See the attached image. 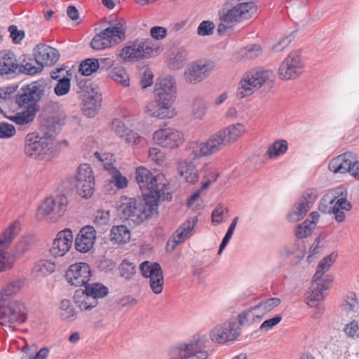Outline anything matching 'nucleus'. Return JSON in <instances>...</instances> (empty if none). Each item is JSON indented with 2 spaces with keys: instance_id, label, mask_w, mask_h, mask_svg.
I'll use <instances>...</instances> for the list:
<instances>
[{
  "instance_id": "nucleus-1",
  "label": "nucleus",
  "mask_w": 359,
  "mask_h": 359,
  "mask_svg": "<svg viewBox=\"0 0 359 359\" xmlns=\"http://www.w3.org/2000/svg\"><path fill=\"white\" fill-rule=\"evenodd\" d=\"M245 132V126L238 123L219 130L205 142H191L189 149L193 155V159L216 153L228 144L236 141Z\"/></svg>"
},
{
  "instance_id": "nucleus-2",
  "label": "nucleus",
  "mask_w": 359,
  "mask_h": 359,
  "mask_svg": "<svg viewBox=\"0 0 359 359\" xmlns=\"http://www.w3.org/2000/svg\"><path fill=\"white\" fill-rule=\"evenodd\" d=\"M175 80L172 76L159 77L155 84V102L146 106L147 112L152 116L159 118L172 117L173 113L170 108L176 98Z\"/></svg>"
},
{
  "instance_id": "nucleus-3",
  "label": "nucleus",
  "mask_w": 359,
  "mask_h": 359,
  "mask_svg": "<svg viewBox=\"0 0 359 359\" xmlns=\"http://www.w3.org/2000/svg\"><path fill=\"white\" fill-rule=\"evenodd\" d=\"M151 201V199L147 197H143L142 199L122 196L118 211L121 219L137 225L151 216L156 210L158 203L153 204Z\"/></svg>"
},
{
  "instance_id": "nucleus-4",
  "label": "nucleus",
  "mask_w": 359,
  "mask_h": 359,
  "mask_svg": "<svg viewBox=\"0 0 359 359\" xmlns=\"http://www.w3.org/2000/svg\"><path fill=\"white\" fill-rule=\"evenodd\" d=\"M337 257V254L333 252L324 257L318 264L312 278L311 291L307 295L306 303L310 307L318 306L323 300V292L328 289V285L332 280L329 275L324 276V274L335 262Z\"/></svg>"
},
{
  "instance_id": "nucleus-5",
  "label": "nucleus",
  "mask_w": 359,
  "mask_h": 359,
  "mask_svg": "<svg viewBox=\"0 0 359 359\" xmlns=\"http://www.w3.org/2000/svg\"><path fill=\"white\" fill-rule=\"evenodd\" d=\"M85 290H76L73 297L74 302L81 311H90L98 304V299L109 293V289L100 283H86Z\"/></svg>"
},
{
  "instance_id": "nucleus-6",
  "label": "nucleus",
  "mask_w": 359,
  "mask_h": 359,
  "mask_svg": "<svg viewBox=\"0 0 359 359\" xmlns=\"http://www.w3.org/2000/svg\"><path fill=\"white\" fill-rule=\"evenodd\" d=\"M235 0H229L224 4V8L219 11L221 22L233 25L249 19L256 12L257 7L252 1L233 4Z\"/></svg>"
},
{
  "instance_id": "nucleus-7",
  "label": "nucleus",
  "mask_w": 359,
  "mask_h": 359,
  "mask_svg": "<svg viewBox=\"0 0 359 359\" xmlns=\"http://www.w3.org/2000/svg\"><path fill=\"white\" fill-rule=\"evenodd\" d=\"M126 23L120 21L96 34L90 41V47L95 50L116 45L126 39Z\"/></svg>"
},
{
  "instance_id": "nucleus-8",
  "label": "nucleus",
  "mask_w": 359,
  "mask_h": 359,
  "mask_svg": "<svg viewBox=\"0 0 359 359\" xmlns=\"http://www.w3.org/2000/svg\"><path fill=\"white\" fill-rule=\"evenodd\" d=\"M27 318V309L19 301L0 302V324L15 328Z\"/></svg>"
},
{
  "instance_id": "nucleus-9",
  "label": "nucleus",
  "mask_w": 359,
  "mask_h": 359,
  "mask_svg": "<svg viewBox=\"0 0 359 359\" xmlns=\"http://www.w3.org/2000/svg\"><path fill=\"white\" fill-rule=\"evenodd\" d=\"M51 142L38 133H29L25 138L24 153L37 161L49 160L52 152Z\"/></svg>"
},
{
  "instance_id": "nucleus-10",
  "label": "nucleus",
  "mask_w": 359,
  "mask_h": 359,
  "mask_svg": "<svg viewBox=\"0 0 359 359\" xmlns=\"http://www.w3.org/2000/svg\"><path fill=\"white\" fill-rule=\"evenodd\" d=\"M77 93L81 94L83 102V114L88 118L94 117L101 107L102 95L88 81L77 79Z\"/></svg>"
},
{
  "instance_id": "nucleus-11",
  "label": "nucleus",
  "mask_w": 359,
  "mask_h": 359,
  "mask_svg": "<svg viewBox=\"0 0 359 359\" xmlns=\"http://www.w3.org/2000/svg\"><path fill=\"white\" fill-rule=\"evenodd\" d=\"M135 179L142 192V197L151 199V203H158L160 198L159 184L156 176L147 168L138 167L135 172Z\"/></svg>"
},
{
  "instance_id": "nucleus-12",
  "label": "nucleus",
  "mask_w": 359,
  "mask_h": 359,
  "mask_svg": "<svg viewBox=\"0 0 359 359\" xmlns=\"http://www.w3.org/2000/svg\"><path fill=\"white\" fill-rule=\"evenodd\" d=\"M272 75L270 70H260L247 74L241 80L238 87L236 95L239 98H244L250 95L253 92L259 88Z\"/></svg>"
},
{
  "instance_id": "nucleus-13",
  "label": "nucleus",
  "mask_w": 359,
  "mask_h": 359,
  "mask_svg": "<svg viewBox=\"0 0 359 359\" xmlns=\"http://www.w3.org/2000/svg\"><path fill=\"white\" fill-rule=\"evenodd\" d=\"M44 94V86L39 81L32 82L20 88L15 95V103L19 107L27 104V107L34 106L36 111L39 109L38 102Z\"/></svg>"
},
{
  "instance_id": "nucleus-14",
  "label": "nucleus",
  "mask_w": 359,
  "mask_h": 359,
  "mask_svg": "<svg viewBox=\"0 0 359 359\" xmlns=\"http://www.w3.org/2000/svg\"><path fill=\"white\" fill-rule=\"evenodd\" d=\"M77 194L83 198H89L94 192L95 178L92 168L87 163L81 164L75 176Z\"/></svg>"
},
{
  "instance_id": "nucleus-15",
  "label": "nucleus",
  "mask_w": 359,
  "mask_h": 359,
  "mask_svg": "<svg viewBox=\"0 0 359 359\" xmlns=\"http://www.w3.org/2000/svg\"><path fill=\"white\" fill-rule=\"evenodd\" d=\"M318 195L316 189H307L287 214V220L290 222H297L303 219L316 202Z\"/></svg>"
},
{
  "instance_id": "nucleus-16",
  "label": "nucleus",
  "mask_w": 359,
  "mask_h": 359,
  "mask_svg": "<svg viewBox=\"0 0 359 359\" xmlns=\"http://www.w3.org/2000/svg\"><path fill=\"white\" fill-rule=\"evenodd\" d=\"M241 328L239 327L236 318H231L226 322L216 325L211 330L210 337L214 342L224 344L236 339L241 334Z\"/></svg>"
},
{
  "instance_id": "nucleus-17",
  "label": "nucleus",
  "mask_w": 359,
  "mask_h": 359,
  "mask_svg": "<svg viewBox=\"0 0 359 359\" xmlns=\"http://www.w3.org/2000/svg\"><path fill=\"white\" fill-rule=\"evenodd\" d=\"M18 225L16 222H13L0 235V272L10 270L14 266L15 257L5 250L12 243Z\"/></svg>"
},
{
  "instance_id": "nucleus-18",
  "label": "nucleus",
  "mask_w": 359,
  "mask_h": 359,
  "mask_svg": "<svg viewBox=\"0 0 359 359\" xmlns=\"http://www.w3.org/2000/svg\"><path fill=\"white\" fill-rule=\"evenodd\" d=\"M154 50L148 41L137 40L135 42H129L123 47L118 56L125 62L140 60L151 57Z\"/></svg>"
},
{
  "instance_id": "nucleus-19",
  "label": "nucleus",
  "mask_w": 359,
  "mask_h": 359,
  "mask_svg": "<svg viewBox=\"0 0 359 359\" xmlns=\"http://www.w3.org/2000/svg\"><path fill=\"white\" fill-rule=\"evenodd\" d=\"M303 66L301 51L295 50L290 53L283 60L279 67L278 73L283 79H292L302 74Z\"/></svg>"
},
{
  "instance_id": "nucleus-20",
  "label": "nucleus",
  "mask_w": 359,
  "mask_h": 359,
  "mask_svg": "<svg viewBox=\"0 0 359 359\" xmlns=\"http://www.w3.org/2000/svg\"><path fill=\"white\" fill-rule=\"evenodd\" d=\"M92 272L89 264L77 262L71 264L66 271L67 282L75 287L84 286L90 280Z\"/></svg>"
},
{
  "instance_id": "nucleus-21",
  "label": "nucleus",
  "mask_w": 359,
  "mask_h": 359,
  "mask_svg": "<svg viewBox=\"0 0 359 359\" xmlns=\"http://www.w3.org/2000/svg\"><path fill=\"white\" fill-rule=\"evenodd\" d=\"M153 139L158 145L169 149L177 147L184 140L182 133L170 128H160L155 131Z\"/></svg>"
},
{
  "instance_id": "nucleus-22",
  "label": "nucleus",
  "mask_w": 359,
  "mask_h": 359,
  "mask_svg": "<svg viewBox=\"0 0 359 359\" xmlns=\"http://www.w3.org/2000/svg\"><path fill=\"white\" fill-rule=\"evenodd\" d=\"M68 200L65 195L61 194L54 197L46 198L40 205L41 210L45 215L53 214L56 218L62 217L67 210Z\"/></svg>"
},
{
  "instance_id": "nucleus-23",
  "label": "nucleus",
  "mask_w": 359,
  "mask_h": 359,
  "mask_svg": "<svg viewBox=\"0 0 359 359\" xmlns=\"http://www.w3.org/2000/svg\"><path fill=\"white\" fill-rule=\"evenodd\" d=\"M72 242L73 235L69 229L58 232L50 248V254L55 258L64 256L69 250Z\"/></svg>"
},
{
  "instance_id": "nucleus-24",
  "label": "nucleus",
  "mask_w": 359,
  "mask_h": 359,
  "mask_svg": "<svg viewBox=\"0 0 359 359\" xmlns=\"http://www.w3.org/2000/svg\"><path fill=\"white\" fill-rule=\"evenodd\" d=\"M333 198H336L332 205V213L338 222L345 220V214L343 210L348 211L351 209V203L346 200V191L341 187H337L334 191Z\"/></svg>"
},
{
  "instance_id": "nucleus-25",
  "label": "nucleus",
  "mask_w": 359,
  "mask_h": 359,
  "mask_svg": "<svg viewBox=\"0 0 359 359\" xmlns=\"http://www.w3.org/2000/svg\"><path fill=\"white\" fill-rule=\"evenodd\" d=\"M35 62L41 67L56 62L60 57L57 49L45 44H38L34 49Z\"/></svg>"
},
{
  "instance_id": "nucleus-26",
  "label": "nucleus",
  "mask_w": 359,
  "mask_h": 359,
  "mask_svg": "<svg viewBox=\"0 0 359 359\" xmlns=\"http://www.w3.org/2000/svg\"><path fill=\"white\" fill-rule=\"evenodd\" d=\"M95 238L96 231L93 226L82 227L75 239V248L80 252H88L93 247Z\"/></svg>"
},
{
  "instance_id": "nucleus-27",
  "label": "nucleus",
  "mask_w": 359,
  "mask_h": 359,
  "mask_svg": "<svg viewBox=\"0 0 359 359\" xmlns=\"http://www.w3.org/2000/svg\"><path fill=\"white\" fill-rule=\"evenodd\" d=\"M211 68L208 63L196 62L193 64L185 71V79L189 83L200 82L207 76Z\"/></svg>"
},
{
  "instance_id": "nucleus-28",
  "label": "nucleus",
  "mask_w": 359,
  "mask_h": 359,
  "mask_svg": "<svg viewBox=\"0 0 359 359\" xmlns=\"http://www.w3.org/2000/svg\"><path fill=\"white\" fill-rule=\"evenodd\" d=\"M61 127L62 121L59 118L56 116L49 117L45 120L41 126V135L47 137V140L52 143L57 134L60 131Z\"/></svg>"
},
{
  "instance_id": "nucleus-29",
  "label": "nucleus",
  "mask_w": 359,
  "mask_h": 359,
  "mask_svg": "<svg viewBox=\"0 0 359 359\" xmlns=\"http://www.w3.org/2000/svg\"><path fill=\"white\" fill-rule=\"evenodd\" d=\"M18 67L13 53L7 50L0 52V76L15 72Z\"/></svg>"
},
{
  "instance_id": "nucleus-30",
  "label": "nucleus",
  "mask_w": 359,
  "mask_h": 359,
  "mask_svg": "<svg viewBox=\"0 0 359 359\" xmlns=\"http://www.w3.org/2000/svg\"><path fill=\"white\" fill-rule=\"evenodd\" d=\"M352 156L345 153L332 159L328 165L330 171L334 173H346L349 172Z\"/></svg>"
},
{
  "instance_id": "nucleus-31",
  "label": "nucleus",
  "mask_w": 359,
  "mask_h": 359,
  "mask_svg": "<svg viewBox=\"0 0 359 359\" xmlns=\"http://www.w3.org/2000/svg\"><path fill=\"white\" fill-rule=\"evenodd\" d=\"M178 173L189 184H195L198 182L199 176L195 165L191 161H181L177 167Z\"/></svg>"
},
{
  "instance_id": "nucleus-32",
  "label": "nucleus",
  "mask_w": 359,
  "mask_h": 359,
  "mask_svg": "<svg viewBox=\"0 0 359 359\" xmlns=\"http://www.w3.org/2000/svg\"><path fill=\"white\" fill-rule=\"evenodd\" d=\"M257 310L258 309L255 305L239 313L236 319L238 325H239V327L245 325L252 324L261 320L263 318V314L255 313V311Z\"/></svg>"
},
{
  "instance_id": "nucleus-33",
  "label": "nucleus",
  "mask_w": 359,
  "mask_h": 359,
  "mask_svg": "<svg viewBox=\"0 0 359 359\" xmlns=\"http://www.w3.org/2000/svg\"><path fill=\"white\" fill-rule=\"evenodd\" d=\"M130 230L125 225L114 226L110 231V239L115 243H126L130 241Z\"/></svg>"
},
{
  "instance_id": "nucleus-34",
  "label": "nucleus",
  "mask_w": 359,
  "mask_h": 359,
  "mask_svg": "<svg viewBox=\"0 0 359 359\" xmlns=\"http://www.w3.org/2000/svg\"><path fill=\"white\" fill-rule=\"evenodd\" d=\"M140 269L142 275L149 280L151 278L159 277V275L163 273L161 266L158 262H143L140 266Z\"/></svg>"
},
{
  "instance_id": "nucleus-35",
  "label": "nucleus",
  "mask_w": 359,
  "mask_h": 359,
  "mask_svg": "<svg viewBox=\"0 0 359 359\" xmlns=\"http://www.w3.org/2000/svg\"><path fill=\"white\" fill-rule=\"evenodd\" d=\"M206 341L205 337H201L194 342L191 341V349H189L188 356L185 359H206L208 353L206 351H201L202 344Z\"/></svg>"
},
{
  "instance_id": "nucleus-36",
  "label": "nucleus",
  "mask_w": 359,
  "mask_h": 359,
  "mask_svg": "<svg viewBox=\"0 0 359 359\" xmlns=\"http://www.w3.org/2000/svg\"><path fill=\"white\" fill-rule=\"evenodd\" d=\"M66 75L62 76L60 79H57V83L54 88V93L57 96H63L67 95L71 87L72 72L70 69H67Z\"/></svg>"
},
{
  "instance_id": "nucleus-37",
  "label": "nucleus",
  "mask_w": 359,
  "mask_h": 359,
  "mask_svg": "<svg viewBox=\"0 0 359 359\" xmlns=\"http://www.w3.org/2000/svg\"><path fill=\"white\" fill-rule=\"evenodd\" d=\"M287 148L288 144L286 140H278L268 147L266 154L269 158L274 159L284 154L287 151Z\"/></svg>"
},
{
  "instance_id": "nucleus-38",
  "label": "nucleus",
  "mask_w": 359,
  "mask_h": 359,
  "mask_svg": "<svg viewBox=\"0 0 359 359\" xmlns=\"http://www.w3.org/2000/svg\"><path fill=\"white\" fill-rule=\"evenodd\" d=\"M100 68L99 60L96 58H87L83 60L79 68V72L83 76H90Z\"/></svg>"
},
{
  "instance_id": "nucleus-39",
  "label": "nucleus",
  "mask_w": 359,
  "mask_h": 359,
  "mask_svg": "<svg viewBox=\"0 0 359 359\" xmlns=\"http://www.w3.org/2000/svg\"><path fill=\"white\" fill-rule=\"evenodd\" d=\"M37 111L34 106L27 107L21 112L15 114L16 124L23 126L32 122L36 116Z\"/></svg>"
},
{
  "instance_id": "nucleus-40",
  "label": "nucleus",
  "mask_w": 359,
  "mask_h": 359,
  "mask_svg": "<svg viewBox=\"0 0 359 359\" xmlns=\"http://www.w3.org/2000/svg\"><path fill=\"white\" fill-rule=\"evenodd\" d=\"M109 76L114 81L121 83L124 87L130 86L129 76L124 68L121 67H114L109 73Z\"/></svg>"
},
{
  "instance_id": "nucleus-41",
  "label": "nucleus",
  "mask_w": 359,
  "mask_h": 359,
  "mask_svg": "<svg viewBox=\"0 0 359 359\" xmlns=\"http://www.w3.org/2000/svg\"><path fill=\"white\" fill-rule=\"evenodd\" d=\"M60 316L63 320H74L76 317V311L74 306L69 299H62L60 302Z\"/></svg>"
},
{
  "instance_id": "nucleus-42",
  "label": "nucleus",
  "mask_w": 359,
  "mask_h": 359,
  "mask_svg": "<svg viewBox=\"0 0 359 359\" xmlns=\"http://www.w3.org/2000/svg\"><path fill=\"white\" fill-rule=\"evenodd\" d=\"M20 282L18 280L9 283L0 292V302H11V297L20 289Z\"/></svg>"
},
{
  "instance_id": "nucleus-43",
  "label": "nucleus",
  "mask_w": 359,
  "mask_h": 359,
  "mask_svg": "<svg viewBox=\"0 0 359 359\" xmlns=\"http://www.w3.org/2000/svg\"><path fill=\"white\" fill-rule=\"evenodd\" d=\"M187 240L186 236L183 235V231H181L179 228H177L175 231L172 233L170 238L168 239L166 243V250L168 252L173 251L176 246L183 243Z\"/></svg>"
},
{
  "instance_id": "nucleus-44",
  "label": "nucleus",
  "mask_w": 359,
  "mask_h": 359,
  "mask_svg": "<svg viewBox=\"0 0 359 359\" xmlns=\"http://www.w3.org/2000/svg\"><path fill=\"white\" fill-rule=\"evenodd\" d=\"M191 345L189 344H183L177 347H172L170 349L169 355L172 359H185L188 356L189 349H191Z\"/></svg>"
},
{
  "instance_id": "nucleus-45",
  "label": "nucleus",
  "mask_w": 359,
  "mask_h": 359,
  "mask_svg": "<svg viewBox=\"0 0 359 359\" xmlns=\"http://www.w3.org/2000/svg\"><path fill=\"white\" fill-rule=\"evenodd\" d=\"M313 229V222H309L307 219L296 227L295 236L299 239L306 238L311 234Z\"/></svg>"
},
{
  "instance_id": "nucleus-46",
  "label": "nucleus",
  "mask_w": 359,
  "mask_h": 359,
  "mask_svg": "<svg viewBox=\"0 0 359 359\" xmlns=\"http://www.w3.org/2000/svg\"><path fill=\"white\" fill-rule=\"evenodd\" d=\"M280 304V299L277 297H273L268 299L266 301H261L259 304H256V307L258 310L262 311L260 314H263L264 316V314L278 306Z\"/></svg>"
},
{
  "instance_id": "nucleus-47",
  "label": "nucleus",
  "mask_w": 359,
  "mask_h": 359,
  "mask_svg": "<svg viewBox=\"0 0 359 359\" xmlns=\"http://www.w3.org/2000/svg\"><path fill=\"white\" fill-rule=\"evenodd\" d=\"M35 269L43 275H48L55 270V264L50 260L42 259L36 263Z\"/></svg>"
},
{
  "instance_id": "nucleus-48",
  "label": "nucleus",
  "mask_w": 359,
  "mask_h": 359,
  "mask_svg": "<svg viewBox=\"0 0 359 359\" xmlns=\"http://www.w3.org/2000/svg\"><path fill=\"white\" fill-rule=\"evenodd\" d=\"M110 182L118 189H125L128 185V179L118 170H114V173L111 175Z\"/></svg>"
},
{
  "instance_id": "nucleus-49",
  "label": "nucleus",
  "mask_w": 359,
  "mask_h": 359,
  "mask_svg": "<svg viewBox=\"0 0 359 359\" xmlns=\"http://www.w3.org/2000/svg\"><path fill=\"white\" fill-rule=\"evenodd\" d=\"M215 28V26L213 22L203 20L199 24L197 28V34L198 36H210L213 34Z\"/></svg>"
},
{
  "instance_id": "nucleus-50",
  "label": "nucleus",
  "mask_w": 359,
  "mask_h": 359,
  "mask_svg": "<svg viewBox=\"0 0 359 359\" xmlns=\"http://www.w3.org/2000/svg\"><path fill=\"white\" fill-rule=\"evenodd\" d=\"M120 275L126 280H130L134 276L135 266L132 263L123 262L120 266Z\"/></svg>"
},
{
  "instance_id": "nucleus-51",
  "label": "nucleus",
  "mask_w": 359,
  "mask_h": 359,
  "mask_svg": "<svg viewBox=\"0 0 359 359\" xmlns=\"http://www.w3.org/2000/svg\"><path fill=\"white\" fill-rule=\"evenodd\" d=\"M281 320L282 316L280 315H277L270 319L266 320L261 324L257 332L262 331L266 332L277 325L281 321Z\"/></svg>"
},
{
  "instance_id": "nucleus-52",
  "label": "nucleus",
  "mask_w": 359,
  "mask_h": 359,
  "mask_svg": "<svg viewBox=\"0 0 359 359\" xmlns=\"http://www.w3.org/2000/svg\"><path fill=\"white\" fill-rule=\"evenodd\" d=\"M149 286L154 294H158L162 292L163 289V273L159 275V277L151 278L149 280Z\"/></svg>"
},
{
  "instance_id": "nucleus-53",
  "label": "nucleus",
  "mask_w": 359,
  "mask_h": 359,
  "mask_svg": "<svg viewBox=\"0 0 359 359\" xmlns=\"http://www.w3.org/2000/svg\"><path fill=\"white\" fill-rule=\"evenodd\" d=\"M342 308L348 312L355 311L358 308V302L355 293H350L347 299L343 302Z\"/></svg>"
},
{
  "instance_id": "nucleus-54",
  "label": "nucleus",
  "mask_w": 359,
  "mask_h": 359,
  "mask_svg": "<svg viewBox=\"0 0 359 359\" xmlns=\"http://www.w3.org/2000/svg\"><path fill=\"white\" fill-rule=\"evenodd\" d=\"M111 130L120 137H123L125 134L128 131V128L125 123L120 119H114L111 124Z\"/></svg>"
},
{
  "instance_id": "nucleus-55",
  "label": "nucleus",
  "mask_w": 359,
  "mask_h": 359,
  "mask_svg": "<svg viewBox=\"0 0 359 359\" xmlns=\"http://www.w3.org/2000/svg\"><path fill=\"white\" fill-rule=\"evenodd\" d=\"M15 134V127L8 123H0V138H10Z\"/></svg>"
},
{
  "instance_id": "nucleus-56",
  "label": "nucleus",
  "mask_w": 359,
  "mask_h": 359,
  "mask_svg": "<svg viewBox=\"0 0 359 359\" xmlns=\"http://www.w3.org/2000/svg\"><path fill=\"white\" fill-rule=\"evenodd\" d=\"M325 238V235L323 233L319 234V236L316 238L314 243L310 248L309 254L307 257V260L309 262H311L312 257L319 252V250L322 247V245H320L321 241H323Z\"/></svg>"
},
{
  "instance_id": "nucleus-57",
  "label": "nucleus",
  "mask_w": 359,
  "mask_h": 359,
  "mask_svg": "<svg viewBox=\"0 0 359 359\" xmlns=\"http://www.w3.org/2000/svg\"><path fill=\"white\" fill-rule=\"evenodd\" d=\"M18 67H19V70L21 73H24L27 75H34L41 72L43 69L41 65L36 67L29 62H26L25 65H20Z\"/></svg>"
},
{
  "instance_id": "nucleus-58",
  "label": "nucleus",
  "mask_w": 359,
  "mask_h": 359,
  "mask_svg": "<svg viewBox=\"0 0 359 359\" xmlns=\"http://www.w3.org/2000/svg\"><path fill=\"white\" fill-rule=\"evenodd\" d=\"M226 208H223L222 205H218L212 212L211 217L212 222L215 224H219L222 222V217L224 212H227Z\"/></svg>"
},
{
  "instance_id": "nucleus-59",
  "label": "nucleus",
  "mask_w": 359,
  "mask_h": 359,
  "mask_svg": "<svg viewBox=\"0 0 359 359\" xmlns=\"http://www.w3.org/2000/svg\"><path fill=\"white\" fill-rule=\"evenodd\" d=\"M196 223L197 218L195 217L192 222L190 220L185 221L178 228L180 230H181V231H183V235L186 236V238L187 239L191 236V231L193 230Z\"/></svg>"
},
{
  "instance_id": "nucleus-60",
  "label": "nucleus",
  "mask_w": 359,
  "mask_h": 359,
  "mask_svg": "<svg viewBox=\"0 0 359 359\" xmlns=\"http://www.w3.org/2000/svg\"><path fill=\"white\" fill-rule=\"evenodd\" d=\"M336 198H332L327 201L326 198L320 201L318 205V210L323 213H332V205Z\"/></svg>"
},
{
  "instance_id": "nucleus-61",
  "label": "nucleus",
  "mask_w": 359,
  "mask_h": 359,
  "mask_svg": "<svg viewBox=\"0 0 359 359\" xmlns=\"http://www.w3.org/2000/svg\"><path fill=\"white\" fill-rule=\"evenodd\" d=\"M345 333L351 337H359V325L353 320L347 324L344 328Z\"/></svg>"
},
{
  "instance_id": "nucleus-62",
  "label": "nucleus",
  "mask_w": 359,
  "mask_h": 359,
  "mask_svg": "<svg viewBox=\"0 0 359 359\" xmlns=\"http://www.w3.org/2000/svg\"><path fill=\"white\" fill-rule=\"evenodd\" d=\"M150 35L154 39H163L167 35V29L163 27L154 26L150 29Z\"/></svg>"
},
{
  "instance_id": "nucleus-63",
  "label": "nucleus",
  "mask_w": 359,
  "mask_h": 359,
  "mask_svg": "<svg viewBox=\"0 0 359 359\" xmlns=\"http://www.w3.org/2000/svg\"><path fill=\"white\" fill-rule=\"evenodd\" d=\"M123 137L125 138V141L127 143L133 145L139 144L142 139V137L138 133L130 129L125 134Z\"/></svg>"
},
{
  "instance_id": "nucleus-64",
  "label": "nucleus",
  "mask_w": 359,
  "mask_h": 359,
  "mask_svg": "<svg viewBox=\"0 0 359 359\" xmlns=\"http://www.w3.org/2000/svg\"><path fill=\"white\" fill-rule=\"evenodd\" d=\"M247 57L250 59H254L262 53V48L259 44H251L245 48Z\"/></svg>"
}]
</instances>
